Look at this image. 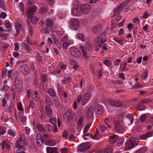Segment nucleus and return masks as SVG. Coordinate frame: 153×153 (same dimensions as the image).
I'll list each match as a JSON object with an SVG mask.
<instances>
[{"label":"nucleus","mask_w":153,"mask_h":153,"mask_svg":"<svg viewBox=\"0 0 153 153\" xmlns=\"http://www.w3.org/2000/svg\"><path fill=\"white\" fill-rule=\"evenodd\" d=\"M40 51L42 52V53H47L49 51V48H46V50L45 51L43 48H41L40 49Z\"/></svg>","instance_id":"58"},{"label":"nucleus","mask_w":153,"mask_h":153,"mask_svg":"<svg viewBox=\"0 0 153 153\" xmlns=\"http://www.w3.org/2000/svg\"><path fill=\"white\" fill-rule=\"evenodd\" d=\"M109 128L108 127L107 128L105 126L103 125L100 126V131L102 132H104L105 130H108Z\"/></svg>","instance_id":"48"},{"label":"nucleus","mask_w":153,"mask_h":153,"mask_svg":"<svg viewBox=\"0 0 153 153\" xmlns=\"http://www.w3.org/2000/svg\"><path fill=\"white\" fill-rule=\"evenodd\" d=\"M55 142L54 140H51L49 141L47 145L50 146H52L55 145Z\"/></svg>","instance_id":"55"},{"label":"nucleus","mask_w":153,"mask_h":153,"mask_svg":"<svg viewBox=\"0 0 153 153\" xmlns=\"http://www.w3.org/2000/svg\"><path fill=\"white\" fill-rule=\"evenodd\" d=\"M7 14L5 13L2 12L0 14V16L1 18L4 19L5 18Z\"/></svg>","instance_id":"61"},{"label":"nucleus","mask_w":153,"mask_h":153,"mask_svg":"<svg viewBox=\"0 0 153 153\" xmlns=\"http://www.w3.org/2000/svg\"><path fill=\"white\" fill-rule=\"evenodd\" d=\"M51 30V28H48V27L43 28L41 31L42 33H44L45 34H49Z\"/></svg>","instance_id":"34"},{"label":"nucleus","mask_w":153,"mask_h":153,"mask_svg":"<svg viewBox=\"0 0 153 153\" xmlns=\"http://www.w3.org/2000/svg\"><path fill=\"white\" fill-rule=\"evenodd\" d=\"M35 107V106L34 102L32 101H30L29 104V107L26 109V111L27 113L30 112V108L32 109H33Z\"/></svg>","instance_id":"28"},{"label":"nucleus","mask_w":153,"mask_h":153,"mask_svg":"<svg viewBox=\"0 0 153 153\" xmlns=\"http://www.w3.org/2000/svg\"><path fill=\"white\" fill-rule=\"evenodd\" d=\"M82 14L81 10L79 6H74L71 13L72 15L74 16H79Z\"/></svg>","instance_id":"10"},{"label":"nucleus","mask_w":153,"mask_h":153,"mask_svg":"<svg viewBox=\"0 0 153 153\" xmlns=\"http://www.w3.org/2000/svg\"><path fill=\"white\" fill-rule=\"evenodd\" d=\"M102 27V25L101 24H97L92 27V32L94 34H98L101 31Z\"/></svg>","instance_id":"14"},{"label":"nucleus","mask_w":153,"mask_h":153,"mask_svg":"<svg viewBox=\"0 0 153 153\" xmlns=\"http://www.w3.org/2000/svg\"><path fill=\"white\" fill-rule=\"evenodd\" d=\"M34 91L32 90H28L27 91V98H28L30 97H32L34 94Z\"/></svg>","instance_id":"39"},{"label":"nucleus","mask_w":153,"mask_h":153,"mask_svg":"<svg viewBox=\"0 0 153 153\" xmlns=\"http://www.w3.org/2000/svg\"><path fill=\"white\" fill-rule=\"evenodd\" d=\"M112 152V149L110 147H108L105 149L104 153H111Z\"/></svg>","instance_id":"60"},{"label":"nucleus","mask_w":153,"mask_h":153,"mask_svg":"<svg viewBox=\"0 0 153 153\" xmlns=\"http://www.w3.org/2000/svg\"><path fill=\"white\" fill-rule=\"evenodd\" d=\"M14 84L16 90L18 92L21 91L22 90V83L19 79H16L15 81Z\"/></svg>","instance_id":"16"},{"label":"nucleus","mask_w":153,"mask_h":153,"mask_svg":"<svg viewBox=\"0 0 153 153\" xmlns=\"http://www.w3.org/2000/svg\"><path fill=\"white\" fill-rule=\"evenodd\" d=\"M17 108L19 111V113L22 114H24L23 109L22 108V103L20 102L17 103Z\"/></svg>","instance_id":"26"},{"label":"nucleus","mask_w":153,"mask_h":153,"mask_svg":"<svg viewBox=\"0 0 153 153\" xmlns=\"http://www.w3.org/2000/svg\"><path fill=\"white\" fill-rule=\"evenodd\" d=\"M48 28H51V30L53 32L56 30V25L53 21L51 19L48 18L45 22Z\"/></svg>","instance_id":"9"},{"label":"nucleus","mask_w":153,"mask_h":153,"mask_svg":"<svg viewBox=\"0 0 153 153\" xmlns=\"http://www.w3.org/2000/svg\"><path fill=\"white\" fill-rule=\"evenodd\" d=\"M8 133L9 135L13 136H15V134L14 131L11 129H9L8 130Z\"/></svg>","instance_id":"63"},{"label":"nucleus","mask_w":153,"mask_h":153,"mask_svg":"<svg viewBox=\"0 0 153 153\" xmlns=\"http://www.w3.org/2000/svg\"><path fill=\"white\" fill-rule=\"evenodd\" d=\"M134 117L132 114H129L126 115L125 120V122L128 125H131L134 122Z\"/></svg>","instance_id":"12"},{"label":"nucleus","mask_w":153,"mask_h":153,"mask_svg":"<svg viewBox=\"0 0 153 153\" xmlns=\"http://www.w3.org/2000/svg\"><path fill=\"white\" fill-rule=\"evenodd\" d=\"M152 136V133H149L146 134H143L141 135L140 138L142 140H145L148 137H151Z\"/></svg>","instance_id":"32"},{"label":"nucleus","mask_w":153,"mask_h":153,"mask_svg":"<svg viewBox=\"0 0 153 153\" xmlns=\"http://www.w3.org/2000/svg\"><path fill=\"white\" fill-rule=\"evenodd\" d=\"M47 10L45 7H42L40 8L39 10V12L40 13H44L47 12Z\"/></svg>","instance_id":"45"},{"label":"nucleus","mask_w":153,"mask_h":153,"mask_svg":"<svg viewBox=\"0 0 153 153\" xmlns=\"http://www.w3.org/2000/svg\"><path fill=\"white\" fill-rule=\"evenodd\" d=\"M25 138L24 134L23 133H21L20 138L16 141V146L19 149H24V145L26 144L25 142Z\"/></svg>","instance_id":"3"},{"label":"nucleus","mask_w":153,"mask_h":153,"mask_svg":"<svg viewBox=\"0 0 153 153\" xmlns=\"http://www.w3.org/2000/svg\"><path fill=\"white\" fill-rule=\"evenodd\" d=\"M79 21L77 18H74L71 19L70 21L71 27L75 30H78L79 27Z\"/></svg>","instance_id":"6"},{"label":"nucleus","mask_w":153,"mask_h":153,"mask_svg":"<svg viewBox=\"0 0 153 153\" xmlns=\"http://www.w3.org/2000/svg\"><path fill=\"white\" fill-rule=\"evenodd\" d=\"M116 124L114 128L115 131L119 133H123L125 131L123 121L122 120H118L116 122Z\"/></svg>","instance_id":"4"},{"label":"nucleus","mask_w":153,"mask_h":153,"mask_svg":"<svg viewBox=\"0 0 153 153\" xmlns=\"http://www.w3.org/2000/svg\"><path fill=\"white\" fill-rule=\"evenodd\" d=\"M105 123L108 126L109 128H110L111 126L108 124V123H110L111 122V120L110 118L109 117H106L104 119Z\"/></svg>","instance_id":"37"},{"label":"nucleus","mask_w":153,"mask_h":153,"mask_svg":"<svg viewBox=\"0 0 153 153\" xmlns=\"http://www.w3.org/2000/svg\"><path fill=\"white\" fill-rule=\"evenodd\" d=\"M76 38L82 41H84L85 40L84 36L81 33H77L76 34Z\"/></svg>","instance_id":"30"},{"label":"nucleus","mask_w":153,"mask_h":153,"mask_svg":"<svg viewBox=\"0 0 153 153\" xmlns=\"http://www.w3.org/2000/svg\"><path fill=\"white\" fill-rule=\"evenodd\" d=\"M47 153H58L56 148L51 147H47L46 149Z\"/></svg>","instance_id":"22"},{"label":"nucleus","mask_w":153,"mask_h":153,"mask_svg":"<svg viewBox=\"0 0 153 153\" xmlns=\"http://www.w3.org/2000/svg\"><path fill=\"white\" fill-rule=\"evenodd\" d=\"M83 119L84 118L82 117H80L79 118L77 123V124L78 126H80L82 125Z\"/></svg>","instance_id":"44"},{"label":"nucleus","mask_w":153,"mask_h":153,"mask_svg":"<svg viewBox=\"0 0 153 153\" xmlns=\"http://www.w3.org/2000/svg\"><path fill=\"white\" fill-rule=\"evenodd\" d=\"M147 150L146 147H143L137 151L136 153H144Z\"/></svg>","instance_id":"36"},{"label":"nucleus","mask_w":153,"mask_h":153,"mask_svg":"<svg viewBox=\"0 0 153 153\" xmlns=\"http://www.w3.org/2000/svg\"><path fill=\"white\" fill-rule=\"evenodd\" d=\"M91 8V6L89 4H82L81 6V12L84 14H88L90 11Z\"/></svg>","instance_id":"11"},{"label":"nucleus","mask_w":153,"mask_h":153,"mask_svg":"<svg viewBox=\"0 0 153 153\" xmlns=\"http://www.w3.org/2000/svg\"><path fill=\"white\" fill-rule=\"evenodd\" d=\"M21 72L24 75H27L29 73V69L27 66L25 64L22 65L20 68Z\"/></svg>","instance_id":"18"},{"label":"nucleus","mask_w":153,"mask_h":153,"mask_svg":"<svg viewBox=\"0 0 153 153\" xmlns=\"http://www.w3.org/2000/svg\"><path fill=\"white\" fill-rule=\"evenodd\" d=\"M95 111L98 114H101L103 111L102 105L99 104H96L94 107Z\"/></svg>","instance_id":"19"},{"label":"nucleus","mask_w":153,"mask_h":153,"mask_svg":"<svg viewBox=\"0 0 153 153\" xmlns=\"http://www.w3.org/2000/svg\"><path fill=\"white\" fill-rule=\"evenodd\" d=\"M148 72L147 71L143 72L141 74V77L143 80H146L148 76Z\"/></svg>","instance_id":"31"},{"label":"nucleus","mask_w":153,"mask_h":153,"mask_svg":"<svg viewBox=\"0 0 153 153\" xmlns=\"http://www.w3.org/2000/svg\"><path fill=\"white\" fill-rule=\"evenodd\" d=\"M41 139L43 142L44 143L47 142L48 140L47 136L46 135H44L42 137L41 135Z\"/></svg>","instance_id":"52"},{"label":"nucleus","mask_w":153,"mask_h":153,"mask_svg":"<svg viewBox=\"0 0 153 153\" xmlns=\"http://www.w3.org/2000/svg\"><path fill=\"white\" fill-rule=\"evenodd\" d=\"M71 116V111L69 109L66 112L64 115L65 117H66L68 120L70 119Z\"/></svg>","instance_id":"33"},{"label":"nucleus","mask_w":153,"mask_h":153,"mask_svg":"<svg viewBox=\"0 0 153 153\" xmlns=\"http://www.w3.org/2000/svg\"><path fill=\"white\" fill-rule=\"evenodd\" d=\"M47 92L48 94L51 96L55 97L56 96V93L54 90L51 88L48 89L47 90Z\"/></svg>","instance_id":"29"},{"label":"nucleus","mask_w":153,"mask_h":153,"mask_svg":"<svg viewBox=\"0 0 153 153\" xmlns=\"http://www.w3.org/2000/svg\"><path fill=\"white\" fill-rule=\"evenodd\" d=\"M137 109L139 111H143L145 109V107L144 105H138L137 107Z\"/></svg>","instance_id":"47"},{"label":"nucleus","mask_w":153,"mask_h":153,"mask_svg":"<svg viewBox=\"0 0 153 153\" xmlns=\"http://www.w3.org/2000/svg\"><path fill=\"white\" fill-rule=\"evenodd\" d=\"M91 94L89 93H85L82 97L81 100V104L84 105L90 99Z\"/></svg>","instance_id":"15"},{"label":"nucleus","mask_w":153,"mask_h":153,"mask_svg":"<svg viewBox=\"0 0 153 153\" xmlns=\"http://www.w3.org/2000/svg\"><path fill=\"white\" fill-rule=\"evenodd\" d=\"M108 102L112 106L115 107H119L122 104V102L118 100L115 101L112 99H109L108 100Z\"/></svg>","instance_id":"17"},{"label":"nucleus","mask_w":153,"mask_h":153,"mask_svg":"<svg viewBox=\"0 0 153 153\" xmlns=\"http://www.w3.org/2000/svg\"><path fill=\"white\" fill-rule=\"evenodd\" d=\"M149 15V13L145 11L143 13L142 18L143 19H147Z\"/></svg>","instance_id":"57"},{"label":"nucleus","mask_w":153,"mask_h":153,"mask_svg":"<svg viewBox=\"0 0 153 153\" xmlns=\"http://www.w3.org/2000/svg\"><path fill=\"white\" fill-rule=\"evenodd\" d=\"M90 146V144L88 143H85L79 145L77 147L79 152L86 151L88 149Z\"/></svg>","instance_id":"8"},{"label":"nucleus","mask_w":153,"mask_h":153,"mask_svg":"<svg viewBox=\"0 0 153 153\" xmlns=\"http://www.w3.org/2000/svg\"><path fill=\"white\" fill-rule=\"evenodd\" d=\"M38 130L41 132H43L44 131V129L43 127L40 124L37 127Z\"/></svg>","instance_id":"59"},{"label":"nucleus","mask_w":153,"mask_h":153,"mask_svg":"<svg viewBox=\"0 0 153 153\" xmlns=\"http://www.w3.org/2000/svg\"><path fill=\"white\" fill-rule=\"evenodd\" d=\"M68 46V43L67 41H65L63 43L62 47L64 49L67 48Z\"/></svg>","instance_id":"62"},{"label":"nucleus","mask_w":153,"mask_h":153,"mask_svg":"<svg viewBox=\"0 0 153 153\" xmlns=\"http://www.w3.org/2000/svg\"><path fill=\"white\" fill-rule=\"evenodd\" d=\"M79 48L81 51L85 58H86L88 57L92 53V46L90 43L88 42H87L85 43V47L82 45H80Z\"/></svg>","instance_id":"1"},{"label":"nucleus","mask_w":153,"mask_h":153,"mask_svg":"<svg viewBox=\"0 0 153 153\" xmlns=\"http://www.w3.org/2000/svg\"><path fill=\"white\" fill-rule=\"evenodd\" d=\"M30 21L33 23L36 24L38 22V19L36 17L33 16L31 18Z\"/></svg>","instance_id":"42"},{"label":"nucleus","mask_w":153,"mask_h":153,"mask_svg":"<svg viewBox=\"0 0 153 153\" xmlns=\"http://www.w3.org/2000/svg\"><path fill=\"white\" fill-rule=\"evenodd\" d=\"M4 146H6L7 149L8 150L10 149L11 148V146L10 145L7 143H5V142L3 141H2V148H3V147Z\"/></svg>","instance_id":"43"},{"label":"nucleus","mask_w":153,"mask_h":153,"mask_svg":"<svg viewBox=\"0 0 153 153\" xmlns=\"http://www.w3.org/2000/svg\"><path fill=\"white\" fill-rule=\"evenodd\" d=\"M3 0H0V7L4 10L6 9V5L3 1Z\"/></svg>","instance_id":"41"},{"label":"nucleus","mask_w":153,"mask_h":153,"mask_svg":"<svg viewBox=\"0 0 153 153\" xmlns=\"http://www.w3.org/2000/svg\"><path fill=\"white\" fill-rule=\"evenodd\" d=\"M47 116L49 117H51L52 115V110L48 106H46L45 108Z\"/></svg>","instance_id":"25"},{"label":"nucleus","mask_w":153,"mask_h":153,"mask_svg":"<svg viewBox=\"0 0 153 153\" xmlns=\"http://www.w3.org/2000/svg\"><path fill=\"white\" fill-rule=\"evenodd\" d=\"M94 112V108L93 106L89 107L86 111V115L88 117H91Z\"/></svg>","instance_id":"20"},{"label":"nucleus","mask_w":153,"mask_h":153,"mask_svg":"<svg viewBox=\"0 0 153 153\" xmlns=\"http://www.w3.org/2000/svg\"><path fill=\"white\" fill-rule=\"evenodd\" d=\"M49 122L53 124H55L56 122V118L53 117L50 118L49 119Z\"/></svg>","instance_id":"49"},{"label":"nucleus","mask_w":153,"mask_h":153,"mask_svg":"<svg viewBox=\"0 0 153 153\" xmlns=\"http://www.w3.org/2000/svg\"><path fill=\"white\" fill-rule=\"evenodd\" d=\"M69 50L70 53L74 57L79 58L81 55L80 52L76 47H71L69 48Z\"/></svg>","instance_id":"7"},{"label":"nucleus","mask_w":153,"mask_h":153,"mask_svg":"<svg viewBox=\"0 0 153 153\" xmlns=\"http://www.w3.org/2000/svg\"><path fill=\"white\" fill-rule=\"evenodd\" d=\"M36 142L39 146H41L42 144L43 141L41 139V135L40 134H37Z\"/></svg>","instance_id":"21"},{"label":"nucleus","mask_w":153,"mask_h":153,"mask_svg":"<svg viewBox=\"0 0 153 153\" xmlns=\"http://www.w3.org/2000/svg\"><path fill=\"white\" fill-rule=\"evenodd\" d=\"M37 10V7L36 6L30 7H29V8L27 9V12L29 16L30 15L32 14L33 13L36 11Z\"/></svg>","instance_id":"23"},{"label":"nucleus","mask_w":153,"mask_h":153,"mask_svg":"<svg viewBox=\"0 0 153 153\" xmlns=\"http://www.w3.org/2000/svg\"><path fill=\"white\" fill-rule=\"evenodd\" d=\"M90 126L91 124H88L85 127L83 130V133L84 134H85L88 132V131L89 129Z\"/></svg>","instance_id":"46"},{"label":"nucleus","mask_w":153,"mask_h":153,"mask_svg":"<svg viewBox=\"0 0 153 153\" xmlns=\"http://www.w3.org/2000/svg\"><path fill=\"white\" fill-rule=\"evenodd\" d=\"M24 114H22L19 113V116L20 118L21 119V120L22 121H24L26 120V117L25 116H23Z\"/></svg>","instance_id":"51"},{"label":"nucleus","mask_w":153,"mask_h":153,"mask_svg":"<svg viewBox=\"0 0 153 153\" xmlns=\"http://www.w3.org/2000/svg\"><path fill=\"white\" fill-rule=\"evenodd\" d=\"M45 129L49 132H51L53 130V127L50 124L48 123L45 125Z\"/></svg>","instance_id":"38"},{"label":"nucleus","mask_w":153,"mask_h":153,"mask_svg":"<svg viewBox=\"0 0 153 153\" xmlns=\"http://www.w3.org/2000/svg\"><path fill=\"white\" fill-rule=\"evenodd\" d=\"M146 122H153V116L151 114H146Z\"/></svg>","instance_id":"35"},{"label":"nucleus","mask_w":153,"mask_h":153,"mask_svg":"<svg viewBox=\"0 0 153 153\" xmlns=\"http://www.w3.org/2000/svg\"><path fill=\"white\" fill-rule=\"evenodd\" d=\"M105 36L103 34H101L100 36L97 37L94 40V43L97 46L101 47L102 44L106 41V40L105 38Z\"/></svg>","instance_id":"5"},{"label":"nucleus","mask_w":153,"mask_h":153,"mask_svg":"<svg viewBox=\"0 0 153 153\" xmlns=\"http://www.w3.org/2000/svg\"><path fill=\"white\" fill-rule=\"evenodd\" d=\"M117 140V136L114 135L109 137L108 141L111 143H114L116 142Z\"/></svg>","instance_id":"24"},{"label":"nucleus","mask_w":153,"mask_h":153,"mask_svg":"<svg viewBox=\"0 0 153 153\" xmlns=\"http://www.w3.org/2000/svg\"><path fill=\"white\" fill-rule=\"evenodd\" d=\"M140 120L143 122H144L146 120L147 116L146 114L145 115H143L140 117Z\"/></svg>","instance_id":"54"},{"label":"nucleus","mask_w":153,"mask_h":153,"mask_svg":"<svg viewBox=\"0 0 153 153\" xmlns=\"http://www.w3.org/2000/svg\"><path fill=\"white\" fill-rule=\"evenodd\" d=\"M56 33L59 37L62 36L64 33V30L63 29H61L60 31L56 30Z\"/></svg>","instance_id":"40"},{"label":"nucleus","mask_w":153,"mask_h":153,"mask_svg":"<svg viewBox=\"0 0 153 153\" xmlns=\"http://www.w3.org/2000/svg\"><path fill=\"white\" fill-rule=\"evenodd\" d=\"M121 60L117 59L113 62L114 65L115 66H117L119 65V63L121 62Z\"/></svg>","instance_id":"56"},{"label":"nucleus","mask_w":153,"mask_h":153,"mask_svg":"<svg viewBox=\"0 0 153 153\" xmlns=\"http://www.w3.org/2000/svg\"><path fill=\"white\" fill-rule=\"evenodd\" d=\"M69 149L67 148H62L60 149L61 153H67Z\"/></svg>","instance_id":"50"},{"label":"nucleus","mask_w":153,"mask_h":153,"mask_svg":"<svg viewBox=\"0 0 153 153\" xmlns=\"http://www.w3.org/2000/svg\"><path fill=\"white\" fill-rule=\"evenodd\" d=\"M138 139L135 137L130 138L126 143L125 149L128 150L133 148L138 144Z\"/></svg>","instance_id":"2"},{"label":"nucleus","mask_w":153,"mask_h":153,"mask_svg":"<svg viewBox=\"0 0 153 153\" xmlns=\"http://www.w3.org/2000/svg\"><path fill=\"white\" fill-rule=\"evenodd\" d=\"M5 26L7 28H9L10 27L11 25L8 20L6 21Z\"/></svg>","instance_id":"64"},{"label":"nucleus","mask_w":153,"mask_h":153,"mask_svg":"<svg viewBox=\"0 0 153 153\" xmlns=\"http://www.w3.org/2000/svg\"><path fill=\"white\" fill-rule=\"evenodd\" d=\"M51 36L52 39H53L55 43L56 44L57 47L59 48H61V46L60 44L59 41L56 39L55 36L53 33H52Z\"/></svg>","instance_id":"27"},{"label":"nucleus","mask_w":153,"mask_h":153,"mask_svg":"<svg viewBox=\"0 0 153 153\" xmlns=\"http://www.w3.org/2000/svg\"><path fill=\"white\" fill-rule=\"evenodd\" d=\"M37 120H34L33 122V125L34 128H36L40 125Z\"/></svg>","instance_id":"53"},{"label":"nucleus","mask_w":153,"mask_h":153,"mask_svg":"<svg viewBox=\"0 0 153 153\" xmlns=\"http://www.w3.org/2000/svg\"><path fill=\"white\" fill-rule=\"evenodd\" d=\"M123 7L122 5H120L118 6L114 10V14L116 16H117V17H118L119 19L117 20V21H118L121 18V17L120 16H119V15L121 12Z\"/></svg>","instance_id":"13"}]
</instances>
